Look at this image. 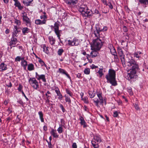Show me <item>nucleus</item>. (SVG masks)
Returning a JSON list of instances; mask_svg holds the SVG:
<instances>
[{
  "label": "nucleus",
  "instance_id": "1",
  "mask_svg": "<svg viewBox=\"0 0 148 148\" xmlns=\"http://www.w3.org/2000/svg\"><path fill=\"white\" fill-rule=\"evenodd\" d=\"M126 64L128 66L130 67L129 68L130 70V73H128L127 76V79L129 80L135 79L136 77V71L139 69L138 64L132 59H131L130 60H126Z\"/></svg>",
  "mask_w": 148,
  "mask_h": 148
},
{
  "label": "nucleus",
  "instance_id": "2",
  "mask_svg": "<svg viewBox=\"0 0 148 148\" xmlns=\"http://www.w3.org/2000/svg\"><path fill=\"white\" fill-rule=\"evenodd\" d=\"M102 30V29H100L99 28L97 29V28L96 30L94 32L97 38L93 40V42L91 45V49L92 50H99L101 47L102 45L101 40L102 38L100 36L99 33Z\"/></svg>",
  "mask_w": 148,
  "mask_h": 148
},
{
  "label": "nucleus",
  "instance_id": "3",
  "mask_svg": "<svg viewBox=\"0 0 148 148\" xmlns=\"http://www.w3.org/2000/svg\"><path fill=\"white\" fill-rule=\"evenodd\" d=\"M116 72L112 69H110L109 70L108 74L106 75V78L111 84L115 86L117 85V83L116 81Z\"/></svg>",
  "mask_w": 148,
  "mask_h": 148
},
{
  "label": "nucleus",
  "instance_id": "4",
  "mask_svg": "<svg viewBox=\"0 0 148 148\" xmlns=\"http://www.w3.org/2000/svg\"><path fill=\"white\" fill-rule=\"evenodd\" d=\"M79 11L84 16H87L92 14L91 11L89 9L87 6L85 5H81L79 8Z\"/></svg>",
  "mask_w": 148,
  "mask_h": 148
},
{
  "label": "nucleus",
  "instance_id": "5",
  "mask_svg": "<svg viewBox=\"0 0 148 148\" xmlns=\"http://www.w3.org/2000/svg\"><path fill=\"white\" fill-rule=\"evenodd\" d=\"M59 26L60 24L56 22L54 23V26L51 25V29H53L58 38L60 40V34L62 33V30H59Z\"/></svg>",
  "mask_w": 148,
  "mask_h": 148
},
{
  "label": "nucleus",
  "instance_id": "6",
  "mask_svg": "<svg viewBox=\"0 0 148 148\" xmlns=\"http://www.w3.org/2000/svg\"><path fill=\"white\" fill-rule=\"evenodd\" d=\"M97 96L99 99L97 98H94L93 100L94 103L95 104V105L99 107V103L100 104H103V97L102 96V93L100 92H97Z\"/></svg>",
  "mask_w": 148,
  "mask_h": 148
},
{
  "label": "nucleus",
  "instance_id": "7",
  "mask_svg": "<svg viewBox=\"0 0 148 148\" xmlns=\"http://www.w3.org/2000/svg\"><path fill=\"white\" fill-rule=\"evenodd\" d=\"M93 139L94 140L92 141V144L94 148H98L99 147L98 143L101 141V138L99 136L96 135L94 136Z\"/></svg>",
  "mask_w": 148,
  "mask_h": 148
},
{
  "label": "nucleus",
  "instance_id": "8",
  "mask_svg": "<svg viewBox=\"0 0 148 148\" xmlns=\"http://www.w3.org/2000/svg\"><path fill=\"white\" fill-rule=\"evenodd\" d=\"M29 84L31 86L35 89H37L39 88L38 83L35 78H30L29 80Z\"/></svg>",
  "mask_w": 148,
  "mask_h": 148
},
{
  "label": "nucleus",
  "instance_id": "9",
  "mask_svg": "<svg viewBox=\"0 0 148 148\" xmlns=\"http://www.w3.org/2000/svg\"><path fill=\"white\" fill-rule=\"evenodd\" d=\"M118 52L119 56L121 60V61L122 62V65L123 67L126 66L125 64V55L123 52V51L121 49H119L118 50Z\"/></svg>",
  "mask_w": 148,
  "mask_h": 148
},
{
  "label": "nucleus",
  "instance_id": "10",
  "mask_svg": "<svg viewBox=\"0 0 148 148\" xmlns=\"http://www.w3.org/2000/svg\"><path fill=\"white\" fill-rule=\"evenodd\" d=\"M44 15L40 16V18L41 19H43L42 21L40 19H37L35 21V23L38 25H43L45 24L46 20L47 18V16L46 15V13L44 12Z\"/></svg>",
  "mask_w": 148,
  "mask_h": 148
},
{
  "label": "nucleus",
  "instance_id": "11",
  "mask_svg": "<svg viewBox=\"0 0 148 148\" xmlns=\"http://www.w3.org/2000/svg\"><path fill=\"white\" fill-rule=\"evenodd\" d=\"M67 42L69 45L70 46H77L79 44V41L78 39L74 38L73 39L71 38L67 39Z\"/></svg>",
  "mask_w": 148,
  "mask_h": 148
},
{
  "label": "nucleus",
  "instance_id": "12",
  "mask_svg": "<svg viewBox=\"0 0 148 148\" xmlns=\"http://www.w3.org/2000/svg\"><path fill=\"white\" fill-rule=\"evenodd\" d=\"M22 16L23 18V21H25L27 26H30L31 25L30 20L27 16V14L25 12L22 13Z\"/></svg>",
  "mask_w": 148,
  "mask_h": 148
},
{
  "label": "nucleus",
  "instance_id": "13",
  "mask_svg": "<svg viewBox=\"0 0 148 148\" xmlns=\"http://www.w3.org/2000/svg\"><path fill=\"white\" fill-rule=\"evenodd\" d=\"M17 42V40L16 38L12 37L11 38V41L9 42V45L12 48V47H15V45Z\"/></svg>",
  "mask_w": 148,
  "mask_h": 148
},
{
  "label": "nucleus",
  "instance_id": "14",
  "mask_svg": "<svg viewBox=\"0 0 148 148\" xmlns=\"http://www.w3.org/2000/svg\"><path fill=\"white\" fill-rule=\"evenodd\" d=\"M7 69V65L4 63L2 62L0 64V71H2Z\"/></svg>",
  "mask_w": 148,
  "mask_h": 148
},
{
  "label": "nucleus",
  "instance_id": "15",
  "mask_svg": "<svg viewBox=\"0 0 148 148\" xmlns=\"http://www.w3.org/2000/svg\"><path fill=\"white\" fill-rule=\"evenodd\" d=\"M77 0H66V3L69 5H74L77 2Z\"/></svg>",
  "mask_w": 148,
  "mask_h": 148
},
{
  "label": "nucleus",
  "instance_id": "16",
  "mask_svg": "<svg viewBox=\"0 0 148 148\" xmlns=\"http://www.w3.org/2000/svg\"><path fill=\"white\" fill-rule=\"evenodd\" d=\"M98 54L97 51H92L90 52V55L87 54L88 56H91L92 58H93L97 56Z\"/></svg>",
  "mask_w": 148,
  "mask_h": 148
},
{
  "label": "nucleus",
  "instance_id": "17",
  "mask_svg": "<svg viewBox=\"0 0 148 148\" xmlns=\"http://www.w3.org/2000/svg\"><path fill=\"white\" fill-rule=\"evenodd\" d=\"M21 65L22 66L24 67L25 69L26 68V66L27 65V61L25 60L24 58H23L21 59Z\"/></svg>",
  "mask_w": 148,
  "mask_h": 148
},
{
  "label": "nucleus",
  "instance_id": "18",
  "mask_svg": "<svg viewBox=\"0 0 148 148\" xmlns=\"http://www.w3.org/2000/svg\"><path fill=\"white\" fill-rule=\"evenodd\" d=\"M56 131L54 129H52L50 132L51 134L54 137L57 138L58 137V135L56 133Z\"/></svg>",
  "mask_w": 148,
  "mask_h": 148
},
{
  "label": "nucleus",
  "instance_id": "19",
  "mask_svg": "<svg viewBox=\"0 0 148 148\" xmlns=\"http://www.w3.org/2000/svg\"><path fill=\"white\" fill-rule=\"evenodd\" d=\"M88 95L91 98H93L95 95V93L93 90H91L89 91L88 92Z\"/></svg>",
  "mask_w": 148,
  "mask_h": 148
},
{
  "label": "nucleus",
  "instance_id": "20",
  "mask_svg": "<svg viewBox=\"0 0 148 148\" xmlns=\"http://www.w3.org/2000/svg\"><path fill=\"white\" fill-rule=\"evenodd\" d=\"M79 119L80 121V123L81 125H83L84 127H86V125H85V121L83 117L80 116V117Z\"/></svg>",
  "mask_w": 148,
  "mask_h": 148
},
{
  "label": "nucleus",
  "instance_id": "21",
  "mask_svg": "<svg viewBox=\"0 0 148 148\" xmlns=\"http://www.w3.org/2000/svg\"><path fill=\"white\" fill-rule=\"evenodd\" d=\"M33 0H23V3L26 6L29 5Z\"/></svg>",
  "mask_w": 148,
  "mask_h": 148
},
{
  "label": "nucleus",
  "instance_id": "22",
  "mask_svg": "<svg viewBox=\"0 0 148 148\" xmlns=\"http://www.w3.org/2000/svg\"><path fill=\"white\" fill-rule=\"evenodd\" d=\"M55 91L57 93V95L59 97L58 98L59 99L61 100L62 97L59 91V89L58 88H57L55 90Z\"/></svg>",
  "mask_w": 148,
  "mask_h": 148
},
{
  "label": "nucleus",
  "instance_id": "23",
  "mask_svg": "<svg viewBox=\"0 0 148 148\" xmlns=\"http://www.w3.org/2000/svg\"><path fill=\"white\" fill-rule=\"evenodd\" d=\"M40 79H41L43 82H46V79H45V76L44 75H40L37 79L38 80H40Z\"/></svg>",
  "mask_w": 148,
  "mask_h": 148
},
{
  "label": "nucleus",
  "instance_id": "24",
  "mask_svg": "<svg viewBox=\"0 0 148 148\" xmlns=\"http://www.w3.org/2000/svg\"><path fill=\"white\" fill-rule=\"evenodd\" d=\"M27 69L29 71L34 70V66L32 64H29L28 65Z\"/></svg>",
  "mask_w": 148,
  "mask_h": 148
},
{
  "label": "nucleus",
  "instance_id": "25",
  "mask_svg": "<svg viewBox=\"0 0 148 148\" xmlns=\"http://www.w3.org/2000/svg\"><path fill=\"white\" fill-rule=\"evenodd\" d=\"M14 5L18 7L20 10H21L23 8L20 3L18 1L15 2Z\"/></svg>",
  "mask_w": 148,
  "mask_h": 148
},
{
  "label": "nucleus",
  "instance_id": "26",
  "mask_svg": "<svg viewBox=\"0 0 148 148\" xmlns=\"http://www.w3.org/2000/svg\"><path fill=\"white\" fill-rule=\"evenodd\" d=\"M14 31L13 32V34L12 35V37H14L16 36V34L18 33V31H17V27L16 26L14 27Z\"/></svg>",
  "mask_w": 148,
  "mask_h": 148
},
{
  "label": "nucleus",
  "instance_id": "27",
  "mask_svg": "<svg viewBox=\"0 0 148 148\" xmlns=\"http://www.w3.org/2000/svg\"><path fill=\"white\" fill-rule=\"evenodd\" d=\"M38 114L40 116V118L41 120V121L42 122H44V119L43 118V114L41 111H40L38 112Z\"/></svg>",
  "mask_w": 148,
  "mask_h": 148
},
{
  "label": "nucleus",
  "instance_id": "28",
  "mask_svg": "<svg viewBox=\"0 0 148 148\" xmlns=\"http://www.w3.org/2000/svg\"><path fill=\"white\" fill-rule=\"evenodd\" d=\"M103 69H100L97 72V73L99 74L100 77H101L103 75Z\"/></svg>",
  "mask_w": 148,
  "mask_h": 148
},
{
  "label": "nucleus",
  "instance_id": "29",
  "mask_svg": "<svg viewBox=\"0 0 148 148\" xmlns=\"http://www.w3.org/2000/svg\"><path fill=\"white\" fill-rule=\"evenodd\" d=\"M49 40L50 42L51 45H53L55 43V39L52 37H49Z\"/></svg>",
  "mask_w": 148,
  "mask_h": 148
},
{
  "label": "nucleus",
  "instance_id": "30",
  "mask_svg": "<svg viewBox=\"0 0 148 148\" xmlns=\"http://www.w3.org/2000/svg\"><path fill=\"white\" fill-rule=\"evenodd\" d=\"M141 53V52L140 51H138L137 52H135L134 54V57H136V58H138L140 57V56L139 55Z\"/></svg>",
  "mask_w": 148,
  "mask_h": 148
},
{
  "label": "nucleus",
  "instance_id": "31",
  "mask_svg": "<svg viewBox=\"0 0 148 148\" xmlns=\"http://www.w3.org/2000/svg\"><path fill=\"white\" fill-rule=\"evenodd\" d=\"M29 32V29L27 27H24L22 29V32L24 34L25 33H28Z\"/></svg>",
  "mask_w": 148,
  "mask_h": 148
},
{
  "label": "nucleus",
  "instance_id": "32",
  "mask_svg": "<svg viewBox=\"0 0 148 148\" xmlns=\"http://www.w3.org/2000/svg\"><path fill=\"white\" fill-rule=\"evenodd\" d=\"M42 49L43 51L45 53H47L49 52L47 47L45 45H43Z\"/></svg>",
  "mask_w": 148,
  "mask_h": 148
},
{
  "label": "nucleus",
  "instance_id": "33",
  "mask_svg": "<svg viewBox=\"0 0 148 148\" xmlns=\"http://www.w3.org/2000/svg\"><path fill=\"white\" fill-rule=\"evenodd\" d=\"M6 85L8 87H11L12 84L11 82L9 80H7L5 81Z\"/></svg>",
  "mask_w": 148,
  "mask_h": 148
},
{
  "label": "nucleus",
  "instance_id": "34",
  "mask_svg": "<svg viewBox=\"0 0 148 148\" xmlns=\"http://www.w3.org/2000/svg\"><path fill=\"white\" fill-rule=\"evenodd\" d=\"M58 72L64 74L66 72L64 69L59 68Z\"/></svg>",
  "mask_w": 148,
  "mask_h": 148
},
{
  "label": "nucleus",
  "instance_id": "35",
  "mask_svg": "<svg viewBox=\"0 0 148 148\" xmlns=\"http://www.w3.org/2000/svg\"><path fill=\"white\" fill-rule=\"evenodd\" d=\"M57 131L60 134L62 133L63 132L62 127L61 126H60L58 128Z\"/></svg>",
  "mask_w": 148,
  "mask_h": 148
},
{
  "label": "nucleus",
  "instance_id": "36",
  "mask_svg": "<svg viewBox=\"0 0 148 148\" xmlns=\"http://www.w3.org/2000/svg\"><path fill=\"white\" fill-rule=\"evenodd\" d=\"M64 50L62 49H59L58 51V53L59 56H61Z\"/></svg>",
  "mask_w": 148,
  "mask_h": 148
},
{
  "label": "nucleus",
  "instance_id": "37",
  "mask_svg": "<svg viewBox=\"0 0 148 148\" xmlns=\"http://www.w3.org/2000/svg\"><path fill=\"white\" fill-rule=\"evenodd\" d=\"M84 73L86 74H89L90 73V69L89 68H86L84 70Z\"/></svg>",
  "mask_w": 148,
  "mask_h": 148
},
{
  "label": "nucleus",
  "instance_id": "38",
  "mask_svg": "<svg viewBox=\"0 0 148 148\" xmlns=\"http://www.w3.org/2000/svg\"><path fill=\"white\" fill-rule=\"evenodd\" d=\"M110 52L113 55H115L116 54V50L114 49L113 48L112 49H110Z\"/></svg>",
  "mask_w": 148,
  "mask_h": 148
},
{
  "label": "nucleus",
  "instance_id": "39",
  "mask_svg": "<svg viewBox=\"0 0 148 148\" xmlns=\"http://www.w3.org/2000/svg\"><path fill=\"white\" fill-rule=\"evenodd\" d=\"M82 99L84 101L85 103H88V98L87 97H85L84 98H83Z\"/></svg>",
  "mask_w": 148,
  "mask_h": 148
},
{
  "label": "nucleus",
  "instance_id": "40",
  "mask_svg": "<svg viewBox=\"0 0 148 148\" xmlns=\"http://www.w3.org/2000/svg\"><path fill=\"white\" fill-rule=\"evenodd\" d=\"M65 101L66 102H68L69 103H71V100L70 98L65 96Z\"/></svg>",
  "mask_w": 148,
  "mask_h": 148
},
{
  "label": "nucleus",
  "instance_id": "41",
  "mask_svg": "<svg viewBox=\"0 0 148 148\" xmlns=\"http://www.w3.org/2000/svg\"><path fill=\"white\" fill-rule=\"evenodd\" d=\"M39 62H40L42 66L44 65L47 69V65L44 62L41 60H39Z\"/></svg>",
  "mask_w": 148,
  "mask_h": 148
},
{
  "label": "nucleus",
  "instance_id": "42",
  "mask_svg": "<svg viewBox=\"0 0 148 148\" xmlns=\"http://www.w3.org/2000/svg\"><path fill=\"white\" fill-rule=\"evenodd\" d=\"M60 107L62 109V112H64L65 111V110L62 104H60L59 105Z\"/></svg>",
  "mask_w": 148,
  "mask_h": 148
},
{
  "label": "nucleus",
  "instance_id": "43",
  "mask_svg": "<svg viewBox=\"0 0 148 148\" xmlns=\"http://www.w3.org/2000/svg\"><path fill=\"white\" fill-rule=\"evenodd\" d=\"M14 23L18 25H19L21 24L20 21L17 19H15L14 21Z\"/></svg>",
  "mask_w": 148,
  "mask_h": 148
},
{
  "label": "nucleus",
  "instance_id": "44",
  "mask_svg": "<svg viewBox=\"0 0 148 148\" xmlns=\"http://www.w3.org/2000/svg\"><path fill=\"white\" fill-rule=\"evenodd\" d=\"M118 116V113L117 112V111H115L114 112V114H113V116L114 117H117Z\"/></svg>",
  "mask_w": 148,
  "mask_h": 148
},
{
  "label": "nucleus",
  "instance_id": "45",
  "mask_svg": "<svg viewBox=\"0 0 148 148\" xmlns=\"http://www.w3.org/2000/svg\"><path fill=\"white\" fill-rule=\"evenodd\" d=\"M134 107L137 110H140L138 106V104L135 103L134 105Z\"/></svg>",
  "mask_w": 148,
  "mask_h": 148
},
{
  "label": "nucleus",
  "instance_id": "46",
  "mask_svg": "<svg viewBox=\"0 0 148 148\" xmlns=\"http://www.w3.org/2000/svg\"><path fill=\"white\" fill-rule=\"evenodd\" d=\"M21 59H22L21 58V57L20 56H18L15 59V61H20L21 60Z\"/></svg>",
  "mask_w": 148,
  "mask_h": 148
},
{
  "label": "nucleus",
  "instance_id": "47",
  "mask_svg": "<svg viewBox=\"0 0 148 148\" xmlns=\"http://www.w3.org/2000/svg\"><path fill=\"white\" fill-rule=\"evenodd\" d=\"M23 88V86L21 85V84H20L19 86V87L18 88V90L20 91H21L22 92V89Z\"/></svg>",
  "mask_w": 148,
  "mask_h": 148
},
{
  "label": "nucleus",
  "instance_id": "48",
  "mask_svg": "<svg viewBox=\"0 0 148 148\" xmlns=\"http://www.w3.org/2000/svg\"><path fill=\"white\" fill-rule=\"evenodd\" d=\"M90 66V68L92 69H96V68H97L98 67V66H96L93 64H92Z\"/></svg>",
  "mask_w": 148,
  "mask_h": 148
},
{
  "label": "nucleus",
  "instance_id": "49",
  "mask_svg": "<svg viewBox=\"0 0 148 148\" xmlns=\"http://www.w3.org/2000/svg\"><path fill=\"white\" fill-rule=\"evenodd\" d=\"M108 5L109 7L111 9H113V6L112 5V4L111 3L109 2V3L107 5Z\"/></svg>",
  "mask_w": 148,
  "mask_h": 148
},
{
  "label": "nucleus",
  "instance_id": "50",
  "mask_svg": "<svg viewBox=\"0 0 148 148\" xmlns=\"http://www.w3.org/2000/svg\"><path fill=\"white\" fill-rule=\"evenodd\" d=\"M66 93L68 94L70 96H72L71 92L69 90L66 89Z\"/></svg>",
  "mask_w": 148,
  "mask_h": 148
},
{
  "label": "nucleus",
  "instance_id": "51",
  "mask_svg": "<svg viewBox=\"0 0 148 148\" xmlns=\"http://www.w3.org/2000/svg\"><path fill=\"white\" fill-rule=\"evenodd\" d=\"M72 147L73 148H77V145L76 143H73L72 144Z\"/></svg>",
  "mask_w": 148,
  "mask_h": 148
},
{
  "label": "nucleus",
  "instance_id": "52",
  "mask_svg": "<svg viewBox=\"0 0 148 148\" xmlns=\"http://www.w3.org/2000/svg\"><path fill=\"white\" fill-rule=\"evenodd\" d=\"M123 31L125 32H126L127 31V29L126 27L125 26H124L123 27Z\"/></svg>",
  "mask_w": 148,
  "mask_h": 148
},
{
  "label": "nucleus",
  "instance_id": "53",
  "mask_svg": "<svg viewBox=\"0 0 148 148\" xmlns=\"http://www.w3.org/2000/svg\"><path fill=\"white\" fill-rule=\"evenodd\" d=\"M102 3L106 5H107V2L106 0H101Z\"/></svg>",
  "mask_w": 148,
  "mask_h": 148
},
{
  "label": "nucleus",
  "instance_id": "54",
  "mask_svg": "<svg viewBox=\"0 0 148 148\" xmlns=\"http://www.w3.org/2000/svg\"><path fill=\"white\" fill-rule=\"evenodd\" d=\"M22 94L24 96V97H25V98L26 99V100L27 101H28V98L26 97V96L24 92H23V91H22Z\"/></svg>",
  "mask_w": 148,
  "mask_h": 148
},
{
  "label": "nucleus",
  "instance_id": "55",
  "mask_svg": "<svg viewBox=\"0 0 148 148\" xmlns=\"http://www.w3.org/2000/svg\"><path fill=\"white\" fill-rule=\"evenodd\" d=\"M139 1L141 3L145 4V0H139Z\"/></svg>",
  "mask_w": 148,
  "mask_h": 148
},
{
  "label": "nucleus",
  "instance_id": "56",
  "mask_svg": "<svg viewBox=\"0 0 148 148\" xmlns=\"http://www.w3.org/2000/svg\"><path fill=\"white\" fill-rule=\"evenodd\" d=\"M45 95L46 96V98L48 99H50L51 97V96L48 94H45Z\"/></svg>",
  "mask_w": 148,
  "mask_h": 148
},
{
  "label": "nucleus",
  "instance_id": "57",
  "mask_svg": "<svg viewBox=\"0 0 148 148\" xmlns=\"http://www.w3.org/2000/svg\"><path fill=\"white\" fill-rule=\"evenodd\" d=\"M48 147L49 148H52V145L51 144V142L50 143H48Z\"/></svg>",
  "mask_w": 148,
  "mask_h": 148
},
{
  "label": "nucleus",
  "instance_id": "58",
  "mask_svg": "<svg viewBox=\"0 0 148 148\" xmlns=\"http://www.w3.org/2000/svg\"><path fill=\"white\" fill-rule=\"evenodd\" d=\"M61 121L62 125L63 126L65 125L64 121L62 119H61Z\"/></svg>",
  "mask_w": 148,
  "mask_h": 148
},
{
  "label": "nucleus",
  "instance_id": "59",
  "mask_svg": "<svg viewBox=\"0 0 148 148\" xmlns=\"http://www.w3.org/2000/svg\"><path fill=\"white\" fill-rule=\"evenodd\" d=\"M65 75L67 76V77L69 79H71V77L66 72V73H65Z\"/></svg>",
  "mask_w": 148,
  "mask_h": 148
},
{
  "label": "nucleus",
  "instance_id": "60",
  "mask_svg": "<svg viewBox=\"0 0 148 148\" xmlns=\"http://www.w3.org/2000/svg\"><path fill=\"white\" fill-rule=\"evenodd\" d=\"M65 75L67 76V77L69 79H71V77L66 72V73H65Z\"/></svg>",
  "mask_w": 148,
  "mask_h": 148
},
{
  "label": "nucleus",
  "instance_id": "61",
  "mask_svg": "<svg viewBox=\"0 0 148 148\" xmlns=\"http://www.w3.org/2000/svg\"><path fill=\"white\" fill-rule=\"evenodd\" d=\"M40 75H38V73L36 72V78L38 79V77Z\"/></svg>",
  "mask_w": 148,
  "mask_h": 148
},
{
  "label": "nucleus",
  "instance_id": "62",
  "mask_svg": "<svg viewBox=\"0 0 148 148\" xmlns=\"http://www.w3.org/2000/svg\"><path fill=\"white\" fill-rule=\"evenodd\" d=\"M114 55V58L115 59L119 60L116 54L115 55Z\"/></svg>",
  "mask_w": 148,
  "mask_h": 148
},
{
  "label": "nucleus",
  "instance_id": "63",
  "mask_svg": "<svg viewBox=\"0 0 148 148\" xmlns=\"http://www.w3.org/2000/svg\"><path fill=\"white\" fill-rule=\"evenodd\" d=\"M77 77L78 78H80L81 77V74L80 73H78L77 75Z\"/></svg>",
  "mask_w": 148,
  "mask_h": 148
},
{
  "label": "nucleus",
  "instance_id": "64",
  "mask_svg": "<svg viewBox=\"0 0 148 148\" xmlns=\"http://www.w3.org/2000/svg\"><path fill=\"white\" fill-rule=\"evenodd\" d=\"M4 3H8L9 2V0H3Z\"/></svg>",
  "mask_w": 148,
  "mask_h": 148
}]
</instances>
